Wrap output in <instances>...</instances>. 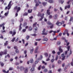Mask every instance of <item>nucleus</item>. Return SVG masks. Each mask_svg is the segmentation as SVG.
<instances>
[{"instance_id":"nucleus-1","label":"nucleus","mask_w":73,"mask_h":73,"mask_svg":"<svg viewBox=\"0 0 73 73\" xmlns=\"http://www.w3.org/2000/svg\"><path fill=\"white\" fill-rule=\"evenodd\" d=\"M20 9H21L20 7H18L17 6H16L13 9V10H14L15 11H16L17 10V13H18V12H19V11H20Z\"/></svg>"},{"instance_id":"nucleus-2","label":"nucleus","mask_w":73,"mask_h":73,"mask_svg":"<svg viewBox=\"0 0 73 73\" xmlns=\"http://www.w3.org/2000/svg\"><path fill=\"white\" fill-rule=\"evenodd\" d=\"M64 23H65V21H62V23L59 22V21H58L56 23V25L58 26H60V25H62V24H64Z\"/></svg>"},{"instance_id":"nucleus-3","label":"nucleus","mask_w":73,"mask_h":73,"mask_svg":"<svg viewBox=\"0 0 73 73\" xmlns=\"http://www.w3.org/2000/svg\"><path fill=\"white\" fill-rule=\"evenodd\" d=\"M9 33L11 34V35H12V36H15V35L16 34V30H13V32L12 31H10L9 32Z\"/></svg>"},{"instance_id":"nucleus-4","label":"nucleus","mask_w":73,"mask_h":73,"mask_svg":"<svg viewBox=\"0 0 73 73\" xmlns=\"http://www.w3.org/2000/svg\"><path fill=\"white\" fill-rule=\"evenodd\" d=\"M37 22H35L33 25V27L35 31H37V29H38L37 27H36V25H37Z\"/></svg>"},{"instance_id":"nucleus-5","label":"nucleus","mask_w":73,"mask_h":73,"mask_svg":"<svg viewBox=\"0 0 73 73\" xmlns=\"http://www.w3.org/2000/svg\"><path fill=\"white\" fill-rule=\"evenodd\" d=\"M46 13L48 15H50L48 17L49 19H52V15H50V10L48 9Z\"/></svg>"},{"instance_id":"nucleus-6","label":"nucleus","mask_w":73,"mask_h":73,"mask_svg":"<svg viewBox=\"0 0 73 73\" xmlns=\"http://www.w3.org/2000/svg\"><path fill=\"white\" fill-rule=\"evenodd\" d=\"M12 1H11L9 2V3L7 6V7H8V10H9L10 9H11V7L12 5L11 4V3H12Z\"/></svg>"},{"instance_id":"nucleus-7","label":"nucleus","mask_w":73,"mask_h":73,"mask_svg":"<svg viewBox=\"0 0 73 73\" xmlns=\"http://www.w3.org/2000/svg\"><path fill=\"white\" fill-rule=\"evenodd\" d=\"M15 49V52L16 53H19V50L17 48V46H15L14 47Z\"/></svg>"},{"instance_id":"nucleus-8","label":"nucleus","mask_w":73,"mask_h":73,"mask_svg":"<svg viewBox=\"0 0 73 73\" xmlns=\"http://www.w3.org/2000/svg\"><path fill=\"white\" fill-rule=\"evenodd\" d=\"M44 13H42V15H41L40 17L41 18L39 19V21H41L44 18Z\"/></svg>"},{"instance_id":"nucleus-9","label":"nucleus","mask_w":73,"mask_h":73,"mask_svg":"<svg viewBox=\"0 0 73 73\" xmlns=\"http://www.w3.org/2000/svg\"><path fill=\"white\" fill-rule=\"evenodd\" d=\"M38 47L37 46L35 50V53H37V50H38Z\"/></svg>"},{"instance_id":"nucleus-10","label":"nucleus","mask_w":73,"mask_h":73,"mask_svg":"<svg viewBox=\"0 0 73 73\" xmlns=\"http://www.w3.org/2000/svg\"><path fill=\"white\" fill-rule=\"evenodd\" d=\"M70 8V5H68L67 6H66L65 7V9H66V8L69 9Z\"/></svg>"},{"instance_id":"nucleus-11","label":"nucleus","mask_w":73,"mask_h":73,"mask_svg":"<svg viewBox=\"0 0 73 73\" xmlns=\"http://www.w3.org/2000/svg\"><path fill=\"white\" fill-rule=\"evenodd\" d=\"M32 49H31L30 50V53L31 54H32V53H33V51H34V48H33V47H32Z\"/></svg>"},{"instance_id":"nucleus-12","label":"nucleus","mask_w":73,"mask_h":73,"mask_svg":"<svg viewBox=\"0 0 73 73\" xmlns=\"http://www.w3.org/2000/svg\"><path fill=\"white\" fill-rule=\"evenodd\" d=\"M42 40L44 41H48V38L46 37H45Z\"/></svg>"},{"instance_id":"nucleus-13","label":"nucleus","mask_w":73,"mask_h":73,"mask_svg":"<svg viewBox=\"0 0 73 73\" xmlns=\"http://www.w3.org/2000/svg\"><path fill=\"white\" fill-rule=\"evenodd\" d=\"M58 17V15L55 14L54 16V19H57V17Z\"/></svg>"},{"instance_id":"nucleus-14","label":"nucleus","mask_w":73,"mask_h":73,"mask_svg":"<svg viewBox=\"0 0 73 73\" xmlns=\"http://www.w3.org/2000/svg\"><path fill=\"white\" fill-rule=\"evenodd\" d=\"M50 56H51V54H49V56L48 57V58L46 59V61H49V60H50V59H49V58H50Z\"/></svg>"},{"instance_id":"nucleus-15","label":"nucleus","mask_w":73,"mask_h":73,"mask_svg":"<svg viewBox=\"0 0 73 73\" xmlns=\"http://www.w3.org/2000/svg\"><path fill=\"white\" fill-rule=\"evenodd\" d=\"M35 70V67H33L32 68L30 69L31 72H33Z\"/></svg>"},{"instance_id":"nucleus-16","label":"nucleus","mask_w":73,"mask_h":73,"mask_svg":"<svg viewBox=\"0 0 73 73\" xmlns=\"http://www.w3.org/2000/svg\"><path fill=\"white\" fill-rule=\"evenodd\" d=\"M7 54V50H5L4 51L3 54Z\"/></svg>"},{"instance_id":"nucleus-17","label":"nucleus","mask_w":73,"mask_h":73,"mask_svg":"<svg viewBox=\"0 0 73 73\" xmlns=\"http://www.w3.org/2000/svg\"><path fill=\"white\" fill-rule=\"evenodd\" d=\"M21 25H22V24L21 23L19 26V31H21V29H22V27H21Z\"/></svg>"},{"instance_id":"nucleus-18","label":"nucleus","mask_w":73,"mask_h":73,"mask_svg":"<svg viewBox=\"0 0 73 73\" xmlns=\"http://www.w3.org/2000/svg\"><path fill=\"white\" fill-rule=\"evenodd\" d=\"M8 44V41H6L4 43V46H6Z\"/></svg>"},{"instance_id":"nucleus-19","label":"nucleus","mask_w":73,"mask_h":73,"mask_svg":"<svg viewBox=\"0 0 73 73\" xmlns=\"http://www.w3.org/2000/svg\"><path fill=\"white\" fill-rule=\"evenodd\" d=\"M5 25V23H3L2 24L0 25V27H3Z\"/></svg>"},{"instance_id":"nucleus-20","label":"nucleus","mask_w":73,"mask_h":73,"mask_svg":"<svg viewBox=\"0 0 73 73\" xmlns=\"http://www.w3.org/2000/svg\"><path fill=\"white\" fill-rule=\"evenodd\" d=\"M25 73H26L28 72V68H24Z\"/></svg>"},{"instance_id":"nucleus-21","label":"nucleus","mask_w":73,"mask_h":73,"mask_svg":"<svg viewBox=\"0 0 73 73\" xmlns=\"http://www.w3.org/2000/svg\"><path fill=\"white\" fill-rule=\"evenodd\" d=\"M32 29H33L32 28L31 26H29V31H32Z\"/></svg>"},{"instance_id":"nucleus-22","label":"nucleus","mask_w":73,"mask_h":73,"mask_svg":"<svg viewBox=\"0 0 73 73\" xmlns=\"http://www.w3.org/2000/svg\"><path fill=\"white\" fill-rule=\"evenodd\" d=\"M39 58H38V60H36L35 61V64H37V63H38V61H39Z\"/></svg>"},{"instance_id":"nucleus-23","label":"nucleus","mask_w":73,"mask_h":73,"mask_svg":"<svg viewBox=\"0 0 73 73\" xmlns=\"http://www.w3.org/2000/svg\"><path fill=\"white\" fill-rule=\"evenodd\" d=\"M24 69V67L22 66L20 67V70H21V71L23 70Z\"/></svg>"},{"instance_id":"nucleus-24","label":"nucleus","mask_w":73,"mask_h":73,"mask_svg":"<svg viewBox=\"0 0 73 73\" xmlns=\"http://www.w3.org/2000/svg\"><path fill=\"white\" fill-rule=\"evenodd\" d=\"M28 12L29 13H32V10L31 9V11H30V10L29 9L28 10Z\"/></svg>"},{"instance_id":"nucleus-25","label":"nucleus","mask_w":73,"mask_h":73,"mask_svg":"<svg viewBox=\"0 0 73 73\" xmlns=\"http://www.w3.org/2000/svg\"><path fill=\"white\" fill-rule=\"evenodd\" d=\"M4 52L3 51H1L0 52V56H2V55H3V54H3Z\"/></svg>"},{"instance_id":"nucleus-26","label":"nucleus","mask_w":73,"mask_h":73,"mask_svg":"<svg viewBox=\"0 0 73 73\" xmlns=\"http://www.w3.org/2000/svg\"><path fill=\"white\" fill-rule=\"evenodd\" d=\"M48 3H53V1L52 0H49L48 1Z\"/></svg>"},{"instance_id":"nucleus-27","label":"nucleus","mask_w":73,"mask_h":73,"mask_svg":"<svg viewBox=\"0 0 73 73\" xmlns=\"http://www.w3.org/2000/svg\"><path fill=\"white\" fill-rule=\"evenodd\" d=\"M0 64H1V66H3L4 65V63L3 62H0Z\"/></svg>"},{"instance_id":"nucleus-28","label":"nucleus","mask_w":73,"mask_h":73,"mask_svg":"<svg viewBox=\"0 0 73 73\" xmlns=\"http://www.w3.org/2000/svg\"><path fill=\"white\" fill-rule=\"evenodd\" d=\"M16 39V38L14 37L11 40V41L12 42H14V41H15V40Z\"/></svg>"},{"instance_id":"nucleus-29","label":"nucleus","mask_w":73,"mask_h":73,"mask_svg":"<svg viewBox=\"0 0 73 73\" xmlns=\"http://www.w3.org/2000/svg\"><path fill=\"white\" fill-rule=\"evenodd\" d=\"M42 63L43 64H44V65H47V63L45 62L44 61H42Z\"/></svg>"},{"instance_id":"nucleus-30","label":"nucleus","mask_w":73,"mask_h":73,"mask_svg":"<svg viewBox=\"0 0 73 73\" xmlns=\"http://www.w3.org/2000/svg\"><path fill=\"white\" fill-rule=\"evenodd\" d=\"M60 44H61V42L60 41H59L57 42V45H60Z\"/></svg>"},{"instance_id":"nucleus-31","label":"nucleus","mask_w":73,"mask_h":73,"mask_svg":"<svg viewBox=\"0 0 73 73\" xmlns=\"http://www.w3.org/2000/svg\"><path fill=\"white\" fill-rule=\"evenodd\" d=\"M42 35H48V33H43L42 34Z\"/></svg>"},{"instance_id":"nucleus-32","label":"nucleus","mask_w":73,"mask_h":73,"mask_svg":"<svg viewBox=\"0 0 73 73\" xmlns=\"http://www.w3.org/2000/svg\"><path fill=\"white\" fill-rule=\"evenodd\" d=\"M47 23L48 25H51L52 24V23H51L49 21L47 22Z\"/></svg>"},{"instance_id":"nucleus-33","label":"nucleus","mask_w":73,"mask_h":73,"mask_svg":"<svg viewBox=\"0 0 73 73\" xmlns=\"http://www.w3.org/2000/svg\"><path fill=\"white\" fill-rule=\"evenodd\" d=\"M30 63H33V59H31L30 60Z\"/></svg>"},{"instance_id":"nucleus-34","label":"nucleus","mask_w":73,"mask_h":73,"mask_svg":"<svg viewBox=\"0 0 73 73\" xmlns=\"http://www.w3.org/2000/svg\"><path fill=\"white\" fill-rule=\"evenodd\" d=\"M46 3H45V2H43L42 3V4L44 6H45Z\"/></svg>"},{"instance_id":"nucleus-35","label":"nucleus","mask_w":73,"mask_h":73,"mask_svg":"<svg viewBox=\"0 0 73 73\" xmlns=\"http://www.w3.org/2000/svg\"><path fill=\"white\" fill-rule=\"evenodd\" d=\"M39 17L40 16H42V14H41V13H39L37 15Z\"/></svg>"},{"instance_id":"nucleus-36","label":"nucleus","mask_w":73,"mask_h":73,"mask_svg":"<svg viewBox=\"0 0 73 73\" xmlns=\"http://www.w3.org/2000/svg\"><path fill=\"white\" fill-rule=\"evenodd\" d=\"M58 55H57L56 57L55 60L57 61V60H58Z\"/></svg>"},{"instance_id":"nucleus-37","label":"nucleus","mask_w":73,"mask_h":73,"mask_svg":"<svg viewBox=\"0 0 73 73\" xmlns=\"http://www.w3.org/2000/svg\"><path fill=\"white\" fill-rule=\"evenodd\" d=\"M44 54L46 57H48V54L47 53H45Z\"/></svg>"},{"instance_id":"nucleus-38","label":"nucleus","mask_w":73,"mask_h":73,"mask_svg":"<svg viewBox=\"0 0 73 73\" xmlns=\"http://www.w3.org/2000/svg\"><path fill=\"white\" fill-rule=\"evenodd\" d=\"M70 46H68L67 47V49H68V51H69V49H70Z\"/></svg>"},{"instance_id":"nucleus-39","label":"nucleus","mask_w":73,"mask_h":73,"mask_svg":"<svg viewBox=\"0 0 73 73\" xmlns=\"http://www.w3.org/2000/svg\"><path fill=\"white\" fill-rule=\"evenodd\" d=\"M59 2H61V4H63L64 2V1H62V0H60L59 1Z\"/></svg>"},{"instance_id":"nucleus-40","label":"nucleus","mask_w":73,"mask_h":73,"mask_svg":"<svg viewBox=\"0 0 73 73\" xmlns=\"http://www.w3.org/2000/svg\"><path fill=\"white\" fill-rule=\"evenodd\" d=\"M2 38L3 39L4 38L1 34H0V38Z\"/></svg>"},{"instance_id":"nucleus-41","label":"nucleus","mask_w":73,"mask_h":73,"mask_svg":"<svg viewBox=\"0 0 73 73\" xmlns=\"http://www.w3.org/2000/svg\"><path fill=\"white\" fill-rule=\"evenodd\" d=\"M59 50L61 53H62V52H63V51L62 50V49L61 48H59Z\"/></svg>"},{"instance_id":"nucleus-42","label":"nucleus","mask_w":73,"mask_h":73,"mask_svg":"<svg viewBox=\"0 0 73 73\" xmlns=\"http://www.w3.org/2000/svg\"><path fill=\"white\" fill-rule=\"evenodd\" d=\"M41 67V65H40L38 68V70H40Z\"/></svg>"},{"instance_id":"nucleus-43","label":"nucleus","mask_w":73,"mask_h":73,"mask_svg":"<svg viewBox=\"0 0 73 73\" xmlns=\"http://www.w3.org/2000/svg\"><path fill=\"white\" fill-rule=\"evenodd\" d=\"M64 54H64V53L62 54L61 55V57H65V56H64Z\"/></svg>"},{"instance_id":"nucleus-44","label":"nucleus","mask_w":73,"mask_h":73,"mask_svg":"<svg viewBox=\"0 0 73 73\" xmlns=\"http://www.w3.org/2000/svg\"><path fill=\"white\" fill-rule=\"evenodd\" d=\"M44 72H48V70L46 69H45L44 70Z\"/></svg>"},{"instance_id":"nucleus-45","label":"nucleus","mask_w":73,"mask_h":73,"mask_svg":"<svg viewBox=\"0 0 73 73\" xmlns=\"http://www.w3.org/2000/svg\"><path fill=\"white\" fill-rule=\"evenodd\" d=\"M13 70V68L10 67L9 68V70Z\"/></svg>"},{"instance_id":"nucleus-46","label":"nucleus","mask_w":73,"mask_h":73,"mask_svg":"<svg viewBox=\"0 0 73 73\" xmlns=\"http://www.w3.org/2000/svg\"><path fill=\"white\" fill-rule=\"evenodd\" d=\"M36 3L35 4V6L36 7H38V6L39 5V4L37 3Z\"/></svg>"},{"instance_id":"nucleus-47","label":"nucleus","mask_w":73,"mask_h":73,"mask_svg":"<svg viewBox=\"0 0 73 73\" xmlns=\"http://www.w3.org/2000/svg\"><path fill=\"white\" fill-rule=\"evenodd\" d=\"M30 37V36H29V35H27L26 36V38H27V40H28Z\"/></svg>"},{"instance_id":"nucleus-48","label":"nucleus","mask_w":73,"mask_h":73,"mask_svg":"<svg viewBox=\"0 0 73 73\" xmlns=\"http://www.w3.org/2000/svg\"><path fill=\"white\" fill-rule=\"evenodd\" d=\"M73 20V17H70V19L69 20L70 21H71Z\"/></svg>"},{"instance_id":"nucleus-49","label":"nucleus","mask_w":73,"mask_h":73,"mask_svg":"<svg viewBox=\"0 0 73 73\" xmlns=\"http://www.w3.org/2000/svg\"><path fill=\"white\" fill-rule=\"evenodd\" d=\"M51 26L50 27V28L51 29H52V28H53V24H52L51 25Z\"/></svg>"},{"instance_id":"nucleus-50","label":"nucleus","mask_w":73,"mask_h":73,"mask_svg":"<svg viewBox=\"0 0 73 73\" xmlns=\"http://www.w3.org/2000/svg\"><path fill=\"white\" fill-rule=\"evenodd\" d=\"M27 25V23L25 22L24 23V25H23L24 26H26Z\"/></svg>"},{"instance_id":"nucleus-51","label":"nucleus","mask_w":73,"mask_h":73,"mask_svg":"<svg viewBox=\"0 0 73 73\" xmlns=\"http://www.w3.org/2000/svg\"><path fill=\"white\" fill-rule=\"evenodd\" d=\"M2 71L3 73H7V72H6V71L5 70H3Z\"/></svg>"},{"instance_id":"nucleus-52","label":"nucleus","mask_w":73,"mask_h":73,"mask_svg":"<svg viewBox=\"0 0 73 73\" xmlns=\"http://www.w3.org/2000/svg\"><path fill=\"white\" fill-rule=\"evenodd\" d=\"M52 54H55V53H56V52H55V51L54 50H53L52 51Z\"/></svg>"},{"instance_id":"nucleus-53","label":"nucleus","mask_w":73,"mask_h":73,"mask_svg":"<svg viewBox=\"0 0 73 73\" xmlns=\"http://www.w3.org/2000/svg\"><path fill=\"white\" fill-rule=\"evenodd\" d=\"M54 59H52L51 60V62L53 63L54 62Z\"/></svg>"},{"instance_id":"nucleus-54","label":"nucleus","mask_w":73,"mask_h":73,"mask_svg":"<svg viewBox=\"0 0 73 73\" xmlns=\"http://www.w3.org/2000/svg\"><path fill=\"white\" fill-rule=\"evenodd\" d=\"M1 33H4V32H5V30H4L3 31L1 30Z\"/></svg>"},{"instance_id":"nucleus-55","label":"nucleus","mask_w":73,"mask_h":73,"mask_svg":"<svg viewBox=\"0 0 73 73\" xmlns=\"http://www.w3.org/2000/svg\"><path fill=\"white\" fill-rule=\"evenodd\" d=\"M58 63L59 64H61V61H60V60H58Z\"/></svg>"},{"instance_id":"nucleus-56","label":"nucleus","mask_w":73,"mask_h":73,"mask_svg":"<svg viewBox=\"0 0 73 73\" xmlns=\"http://www.w3.org/2000/svg\"><path fill=\"white\" fill-rule=\"evenodd\" d=\"M19 41V38H17L15 40V42H17Z\"/></svg>"},{"instance_id":"nucleus-57","label":"nucleus","mask_w":73,"mask_h":73,"mask_svg":"<svg viewBox=\"0 0 73 73\" xmlns=\"http://www.w3.org/2000/svg\"><path fill=\"white\" fill-rule=\"evenodd\" d=\"M32 36H34L35 37L36 36H37V35L36 34H34L32 35Z\"/></svg>"},{"instance_id":"nucleus-58","label":"nucleus","mask_w":73,"mask_h":73,"mask_svg":"<svg viewBox=\"0 0 73 73\" xmlns=\"http://www.w3.org/2000/svg\"><path fill=\"white\" fill-rule=\"evenodd\" d=\"M68 50L66 51H65V55H66V54L68 53Z\"/></svg>"},{"instance_id":"nucleus-59","label":"nucleus","mask_w":73,"mask_h":73,"mask_svg":"<svg viewBox=\"0 0 73 73\" xmlns=\"http://www.w3.org/2000/svg\"><path fill=\"white\" fill-rule=\"evenodd\" d=\"M65 33H68V30H66L65 31Z\"/></svg>"},{"instance_id":"nucleus-60","label":"nucleus","mask_w":73,"mask_h":73,"mask_svg":"<svg viewBox=\"0 0 73 73\" xmlns=\"http://www.w3.org/2000/svg\"><path fill=\"white\" fill-rule=\"evenodd\" d=\"M8 15V12L7 13H6L5 14V16H7Z\"/></svg>"},{"instance_id":"nucleus-61","label":"nucleus","mask_w":73,"mask_h":73,"mask_svg":"<svg viewBox=\"0 0 73 73\" xmlns=\"http://www.w3.org/2000/svg\"><path fill=\"white\" fill-rule=\"evenodd\" d=\"M45 29H44L42 31V33H45Z\"/></svg>"},{"instance_id":"nucleus-62","label":"nucleus","mask_w":73,"mask_h":73,"mask_svg":"<svg viewBox=\"0 0 73 73\" xmlns=\"http://www.w3.org/2000/svg\"><path fill=\"white\" fill-rule=\"evenodd\" d=\"M25 16H27L28 15V13H25L24 14Z\"/></svg>"},{"instance_id":"nucleus-63","label":"nucleus","mask_w":73,"mask_h":73,"mask_svg":"<svg viewBox=\"0 0 73 73\" xmlns=\"http://www.w3.org/2000/svg\"><path fill=\"white\" fill-rule=\"evenodd\" d=\"M36 41H40V40H41V39L40 38V39H36Z\"/></svg>"},{"instance_id":"nucleus-64","label":"nucleus","mask_w":73,"mask_h":73,"mask_svg":"<svg viewBox=\"0 0 73 73\" xmlns=\"http://www.w3.org/2000/svg\"><path fill=\"white\" fill-rule=\"evenodd\" d=\"M52 72L51 70H50L48 72V73H52Z\"/></svg>"}]
</instances>
